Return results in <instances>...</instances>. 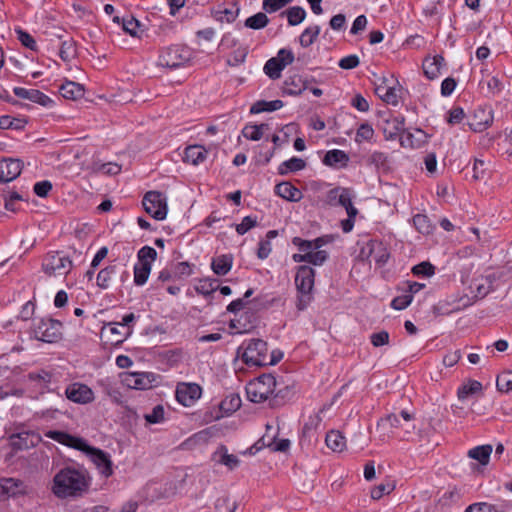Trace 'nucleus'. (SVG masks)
I'll return each mask as SVG.
<instances>
[{"mask_svg":"<svg viewBox=\"0 0 512 512\" xmlns=\"http://www.w3.org/2000/svg\"><path fill=\"white\" fill-rule=\"evenodd\" d=\"M207 156L206 149L201 145H190L185 148L183 161L192 165L202 163Z\"/></svg>","mask_w":512,"mask_h":512,"instance_id":"24","label":"nucleus"},{"mask_svg":"<svg viewBox=\"0 0 512 512\" xmlns=\"http://www.w3.org/2000/svg\"><path fill=\"white\" fill-rule=\"evenodd\" d=\"M395 489V484L393 482L381 483L371 490V498L373 500H379L385 494H390Z\"/></svg>","mask_w":512,"mask_h":512,"instance_id":"51","label":"nucleus"},{"mask_svg":"<svg viewBox=\"0 0 512 512\" xmlns=\"http://www.w3.org/2000/svg\"><path fill=\"white\" fill-rule=\"evenodd\" d=\"M306 166V163L303 159L293 157L287 161H284L280 164L278 168V173L280 175H286L289 172H296L304 169Z\"/></svg>","mask_w":512,"mask_h":512,"instance_id":"36","label":"nucleus"},{"mask_svg":"<svg viewBox=\"0 0 512 512\" xmlns=\"http://www.w3.org/2000/svg\"><path fill=\"white\" fill-rule=\"evenodd\" d=\"M66 397L80 404H87L93 401V391L85 384L74 383L67 387L65 391Z\"/></svg>","mask_w":512,"mask_h":512,"instance_id":"14","label":"nucleus"},{"mask_svg":"<svg viewBox=\"0 0 512 512\" xmlns=\"http://www.w3.org/2000/svg\"><path fill=\"white\" fill-rule=\"evenodd\" d=\"M257 226L256 218H252L251 216H246L242 219L240 224L235 226L236 231L239 235H244L251 228Z\"/></svg>","mask_w":512,"mask_h":512,"instance_id":"60","label":"nucleus"},{"mask_svg":"<svg viewBox=\"0 0 512 512\" xmlns=\"http://www.w3.org/2000/svg\"><path fill=\"white\" fill-rule=\"evenodd\" d=\"M190 59V52L186 47L173 46L166 49L158 59V65L175 69Z\"/></svg>","mask_w":512,"mask_h":512,"instance_id":"10","label":"nucleus"},{"mask_svg":"<svg viewBox=\"0 0 512 512\" xmlns=\"http://www.w3.org/2000/svg\"><path fill=\"white\" fill-rule=\"evenodd\" d=\"M237 503L229 497H220L215 503V512H235Z\"/></svg>","mask_w":512,"mask_h":512,"instance_id":"52","label":"nucleus"},{"mask_svg":"<svg viewBox=\"0 0 512 512\" xmlns=\"http://www.w3.org/2000/svg\"><path fill=\"white\" fill-rule=\"evenodd\" d=\"M492 453V446L481 445L474 447L468 451V457L477 460L481 465H487Z\"/></svg>","mask_w":512,"mask_h":512,"instance_id":"30","label":"nucleus"},{"mask_svg":"<svg viewBox=\"0 0 512 512\" xmlns=\"http://www.w3.org/2000/svg\"><path fill=\"white\" fill-rule=\"evenodd\" d=\"M319 33H320V27L317 25L313 26V27L306 28L302 32V34L299 38L300 45L305 48L309 47L310 45H312L314 43V41L318 37Z\"/></svg>","mask_w":512,"mask_h":512,"instance_id":"45","label":"nucleus"},{"mask_svg":"<svg viewBox=\"0 0 512 512\" xmlns=\"http://www.w3.org/2000/svg\"><path fill=\"white\" fill-rule=\"evenodd\" d=\"M39 440V436L27 431L15 433L10 436V444L15 450H24L35 447Z\"/></svg>","mask_w":512,"mask_h":512,"instance_id":"16","label":"nucleus"},{"mask_svg":"<svg viewBox=\"0 0 512 512\" xmlns=\"http://www.w3.org/2000/svg\"><path fill=\"white\" fill-rule=\"evenodd\" d=\"M284 15L287 17L289 25L296 26L305 19L306 11L300 6H293L280 14V16Z\"/></svg>","mask_w":512,"mask_h":512,"instance_id":"35","label":"nucleus"},{"mask_svg":"<svg viewBox=\"0 0 512 512\" xmlns=\"http://www.w3.org/2000/svg\"><path fill=\"white\" fill-rule=\"evenodd\" d=\"M140 26V22L132 16L122 19L123 30L133 37H140V34L138 33V28Z\"/></svg>","mask_w":512,"mask_h":512,"instance_id":"53","label":"nucleus"},{"mask_svg":"<svg viewBox=\"0 0 512 512\" xmlns=\"http://www.w3.org/2000/svg\"><path fill=\"white\" fill-rule=\"evenodd\" d=\"M445 65V60L441 55L427 57L424 59L422 67L424 74L428 79H435L439 76L441 68Z\"/></svg>","mask_w":512,"mask_h":512,"instance_id":"20","label":"nucleus"},{"mask_svg":"<svg viewBox=\"0 0 512 512\" xmlns=\"http://www.w3.org/2000/svg\"><path fill=\"white\" fill-rule=\"evenodd\" d=\"M354 142L357 144V151H354V157L365 158L366 152H370L371 147L377 143V136L373 127L365 122L356 130Z\"/></svg>","mask_w":512,"mask_h":512,"instance_id":"7","label":"nucleus"},{"mask_svg":"<svg viewBox=\"0 0 512 512\" xmlns=\"http://www.w3.org/2000/svg\"><path fill=\"white\" fill-rule=\"evenodd\" d=\"M76 55L75 43L73 40L63 41L60 47L59 56L63 61H70Z\"/></svg>","mask_w":512,"mask_h":512,"instance_id":"50","label":"nucleus"},{"mask_svg":"<svg viewBox=\"0 0 512 512\" xmlns=\"http://www.w3.org/2000/svg\"><path fill=\"white\" fill-rule=\"evenodd\" d=\"M496 387L498 391L508 393L512 390V372L504 371L497 376Z\"/></svg>","mask_w":512,"mask_h":512,"instance_id":"47","label":"nucleus"},{"mask_svg":"<svg viewBox=\"0 0 512 512\" xmlns=\"http://www.w3.org/2000/svg\"><path fill=\"white\" fill-rule=\"evenodd\" d=\"M283 105H284V103L281 100H273V101L259 100L251 106L250 113L258 114L261 112H272V111L282 108Z\"/></svg>","mask_w":512,"mask_h":512,"instance_id":"32","label":"nucleus"},{"mask_svg":"<svg viewBox=\"0 0 512 512\" xmlns=\"http://www.w3.org/2000/svg\"><path fill=\"white\" fill-rule=\"evenodd\" d=\"M240 406V397L238 395H231L230 397H227L220 402L219 409L220 411H223L225 414H229L239 409Z\"/></svg>","mask_w":512,"mask_h":512,"instance_id":"46","label":"nucleus"},{"mask_svg":"<svg viewBox=\"0 0 512 512\" xmlns=\"http://www.w3.org/2000/svg\"><path fill=\"white\" fill-rule=\"evenodd\" d=\"M60 93L66 99L76 100L84 95V87L74 81H66L61 85Z\"/></svg>","mask_w":512,"mask_h":512,"instance_id":"28","label":"nucleus"},{"mask_svg":"<svg viewBox=\"0 0 512 512\" xmlns=\"http://www.w3.org/2000/svg\"><path fill=\"white\" fill-rule=\"evenodd\" d=\"M145 420L150 424L160 423L164 419V408L162 405H156L152 412L144 416Z\"/></svg>","mask_w":512,"mask_h":512,"instance_id":"59","label":"nucleus"},{"mask_svg":"<svg viewBox=\"0 0 512 512\" xmlns=\"http://www.w3.org/2000/svg\"><path fill=\"white\" fill-rule=\"evenodd\" d=\"M465 512H498L496 507L485 502L474 503L468 506Z\"/></svg>","mask_w":512,"mask_h":512,"instance_id":"64","label":"nucleus"},{"mask_svg":"<svg viewBox=\"0 0 512 512\" xmlns=\"http://www.w3.org/2000/svg\"><path fill=\"white\" fill-rule=\"evenodd\" d=\"M45 436L60 444L85 452L102 475L105 477L112 475L110 456L101 449L89 446L83 438L58 430H49L45 432Z\"/></svg>","mask_w":512,"mask_h":512,"instance_id":"2","label":"nucleus"},{"mask_svg":"<svg viewBox=\"0 0 512 512\" xmlns=\"http://www.w3.org/2000/svg\"><path fill=\"white\" fill-rule=\"evenodd\" d=\"M359 162L364 161L368 166H374L377 170H389L388 156L379 151L366 152L365 158H357Z\"/></svg>","mask_w":512,"mask_h":512,"instance_id":"22","label":"nucleus"},{"mask_svg":"<svg viewBox=\"0 0 512 512\" xmlns=\"http://www.w3.org/2000/svg\"><path fill=\"white\" fill-rule=\"evenodd\" d=\"M275 193L285 200L297 202L302 198L301 191L290 182H282L275 186Z\"/></svg>","mask_w":512,"mask_h":512,"instance_id":"25","label":"nucleus"},{"mask_svg":"<svg viewBox=\"0 0 512 512\" xmlns=\"http://www.w3.org/2000/svg\"><path fill=\"white\" fill-rule=\"evenodd\" d=\"M157 377L151 372H135L128 374L124 382L129 388L137 390H146L154 386Z\"/></svg>","mask_w":512,"mask_h":512,"instance_id":"13","label":"nucleus"},{"mask_svg":"<svg viewBox=\"0 0 512 512\" xmlns=\"http://www.w3.org/2000/svg\"><path fill=\"white\" fill-rule=\"evenodd\" d=\"M326 445L334 452H342L346 446L345 437L339 431L332 430L327 433Z\"/></svg>","mask_w":512,"mask_h":512,"instance_id":"31","label":"nucleus"},{"mask_svg":"<svg viewBox=\"0 0 512 512\" xmlns=\"http://www.w3.org/2000/svg\"><path fill=\"white\" fill-rule=\"evenodd\" d=\"M387 124L392 125V128L394 129L393 133H389V138L399 135L402 146H406V142L408 145L412 146V135L405 130V118L403 116L394 117L393 119L388 120Z\"/></svg>","mask_w":512,"mask_h":512,"instance_id":"19","label":"nucleus"},{"mask_svg":"<svg viewBox=\"0 0 512 512\" xmlns=\"http://www.w3.org/2000/svg\"><path fill=\"white\" fill-rule=\"evenodd\" d=\"M275 387V377L272 374H263L247 384V397L254 403L264 402L273 394Z\"/></svg>","mask_w":512,"mask_h":512,"instance_id":"3","label":"nucleus"},{"mask_svg":"<svg viewBox=\"0 0 512 512\" xmlns=\"http://www.w3.org/2000/svg\"><path fill=\"white\" fill-rule=\"evenodd\" d=\"M247 54V48H240L234 51L233 54L228 58L227 64L230 66H238L245 61Z\"/></svg>","mask_w":512,"mask_h":512,"instance_id":"61","label":"nucleus"},{"mask_svg":"<svg viewBox=\"0 0 512 512\" xmlns=\"http://www.w3.org/2000/svg\"><path fill=\"white\" fill-rule=\"evenodd\" d=\"M482 388L481 382L470 379L458 388V399L465 400L468 396L481 392Z\"/></svg>","mask_w":512,"mask_h":512,"instance_id":"34","label":"nucleus"},{"mask_svg":"<svg viewBox=\"0 0 512 512\" xmlns=\"http://www.w3.org/2000/svg\"><path fill=\"white\" fill-rule=\"evenodd\" d=\"M372 256L374 257L375 262L379 266H382L386 264L390 254L388 252L387 247L382 242L377 241L376 243H374V252Z\"/></svg>","mask_w":512,"mask_h":512,"instance_id":"48","label":"nucleus"},{"mask_svg":"<svg viewBox=\"0 0 512 512\" xmlns=\"http://www.w3.org/2000/svg\"><path fill=\"white\" fill-rule=\"evenodd\" d=\"M285 67V63L272 57L265 63L263 70L270 79L276 80L281 77V72Z\"/></svg>","mask_w":512,"mask_h":512,"instance_id":"33","label":"nucleus"},{"mask_svg":"<svg viewBox=\"0 0 512 512\" xmlns=\"http://www.w3.org/2000/svg\"><path fill=\"white\" fill-rule=\"evenodd\" d=\"M217 456L219 457L217 459V462L222 465H225L230 470L236 468L240 463L239 459L235 455L228 454L227 448L224 445H220L215 451L214 457Z\"/></svg>","mask_w":512,"mask_h":512,"instance_id":"29","label":"nucleus"},{"mask_svg":"<svg viewBox=\"0 0 512 512\" xmlns=\"http://www.w3.org/2000/svg\"><path fill=\"white\" fill-rule=\"evenodd\" d=\"M350 157L347 153L342 150L333 149L326 152L322 162L324 165L332 167L334 169H341L348 166Z\"/></svg>","mask_w":512,"mask_h":512,"instance_id":"18","label":"nucleus"},{"mask_svg":"<svg viewBox=\"0 0 512 512\" xmlns=\"http://www.w3.org/2000/svg\"><path fill=\"white\" fill-rule=\"evenodd\" d=\"M268 128V124H260V125H246L242 134L246 139L258 141L263 136V130Z\"/></svg>","mask_w":512,"mask_h":512,"instance_id":"43","label":"nucleus"},{"mask_svg":"<svg viewBox=\"0 0 512 512\" xmlns=\"http://www.w3.org/2000/svg\"><path fill=\"white\" fill-rule=\"evenodd\" d=\"M240 8L236 3H233L229 8L219 6L212 11L214 18L221 23H232L238 17Z\"/></svg>","mask_w":512,"mask_h":512,"instance_id":"26","label":"nucleus"},{"mask_svg":"<svg viewBox=\"0 0 512 512\" xmlns=\"http://www.w3.org/2000/svg\"><path fill=\"white\" fill-rule=\"evenodd\" d=\"M376 242L377 241H374L372 239L358 240L356 243V246L359 249L357 257L362 261L368 260L373 255L374 243Z\"/></svg>","mask_w":512,"mask_h":512,"instance_id":"41","label":"nucleus"},{"mask_svg":"<svg viewBox=\"0 0 512 512\" xmlns=\"http://www.w3.org/2000/svg\"><path fill=\"white\" fill-rule=\"evenodd\" d=\"M492 123L491 111L478 109L474 112L472 120L469 122L470 128L475 132H481Z\"/></svg>","mask_w":512,"mask_h":512,"instance_id":"23","label":"nucleus"},{"mask_svg":"<svg viewBox=\"0 0 512 512\" xmlns=\"http://www.w3.org/2000/svg\"><path fill=\"white\" fill-rule=\"evenodd\" d=\"M144 210L156 220H164L167 216V202L166 198L161 192L149 191L147 192L142 201Z\"/></svg>","mask_w":512,"mask_h":512,"instance_id":"8","label":"nucleus"},{"mask_svg":"<svg viewBox=\"0 0 512 512\" xmlns=\"http://www.w3.org/2000/svg\"><path fill=\"white\" fill-rule=\"evenodd\" d=\"M15 32L18 36V40L21 42L23 46L32 51L37 50L36 41L28 32L22 30L21 28H16Z\"/></svg>","mask_w":512,"mask_h":512,"instance_id":"54","label":"nucleus"},{"mask_svg":"<svg viewBox=\"0 0 512 512\" xmlns=\"http://www.w3.org/2000/svg\"><path fill=\"white\" fill-rule=\"evenodd\" d=\"M269 23V18L267 17L266 13L264 12H258L254 14L253 16L248 17L245 20V27L253 29V30H260L265 28Z\"/></svg>","mask_w":512,"mask_h":512,"instance_id":"38","label":"nucleus"},{"mask_svg":"<svg viewBox=\"0 0 512 512\" xmlns=\"http://www.w3.org/2000/svg\"><path fill=\"white\" fill-rule=\"evenodd\" d=\"M14 94L21 98V99H27L31 102L37 103L41 106H48L52 103V100L50 97L42 93L41 91L37 89H26L23 87H15L13 89Z\"/></svg>","mask_w":512,"mask_h":512,"instance_id":"17","label":"nucleus"},{"mask_svg":"<svg viewBox=\"0 0 512 512\" xmlns=\"http://www.w3.org/2000/svg\"><path fill=\"white\" fill-rule=\"evenodd\" d=\"M91 477L86 470L66 466L53 477L51 492L59 499H76L90 488Z\"/></svg>","mask_w":512,"mask_h":512,"instance_id":"1","label":"nucleus"},{"mask_svg":"<svg viewBox=\"0 0 512 512\" xmlns=\"http://www.w3.org/2000/svg\"><path fill=\"white\" fill-rule=\"evenodd\" d=\"M201 393L202 389L196 383H180L176 388V399L184 406H191Z\"/></svg>","mask_w":512,"mask_h":512,"instance_id":"12","label":"nucleus"},{"mask_svg":"<svg viewBox=\"0 0 512 512\" xmlns=\"http://www.w3.org/2000/svg\"><path fill=\"white\" fill-rule=\"evenodd\" d=\"M151 267V263H139L134 266V283L137 286H142L147 282L151 272Z\"/></svg>","mask_w":512,"mask_h":512,"instance_id":"37","label":"nucleus"},{"mask_svg":"<svg viewBox=\"0 0 512 512\" xmlns=\"http://www.w3.org/2000/svg\"><path fill=\"white\" fill-rule=\"evenodd\" d=\"M34 193L41 197L45 198L52 190V183L48 180L37 182L33 187Z\"/></svg>","mask_w":512,"mask_h":512,"instance_id":"63","label":"nucleus"},{"mask_svg":"<svg viewBox=\"0 0 512 512\" xmlns=\"http://www.w3.org/2000/svg\"><path fill=\"white\" fill-rule=\"evenodd\" d=\"M23 167V161L20 159L4 158L0 161V183H8L18 178Z\"/></svg>","mask_w":512,"mask_h":512,"instance_id":"11","label":"nucleus"},{"mask_svg":"<svg viewBox=\"0 0 512 512\" xmlns=\"http://www.w3.org/2000/svg\"><path fill=\"white\" fill-rule=\"evenodd\" d=\"M219 288L217 279H205L200 281V284L196 287V291L202 295L209 296Z\"/></svg>","mask_w":512,"mask_h":512,"instance_id":"49","label":"nucleus"},{"mask_svg":"<svg viewBox=\"0 0 512 512\" xmlns=\"http://www.w3.org/2000/svg\"><path fill=\"white\" fill-rule=\"evenodd\" d=\"M412 302V295L405 294L395 297L391 302V307L395 310H403Z\"/></svg>","mask_w":512,"mask_h":512,"instance_id":"62","label":"nucleus"},{"mask_svg":"<svg viewBox=\"0 0 512 512\" xmlns=\"http://www.w3.org/2000/svg\"><path fill=\"white\" fill-rule=\"evenodd\" d=\"M378 427L381 428L387 435L393 434L394 428L402 427L399 416L396 414H389L381 418L378 422Z\"/></svg>","mask_w":512,"mask_h":512,"instance_id":"39","label":"nucleus"},{"mask_svg":"<svg viewBox=\"0 0 512 512\" xmlns=\"http://www.w3.org/2000/svg\"><path fill=\"white\" fill-rule=\"evenodd\" d=\"M398 91H400V88L397 89L395 86H388L387 89H385V94H381V99L387 104L397 106L399 103Z\"/></svg>","mask_w":512,"mask_h":512,"instance_id":"57","label":"nucleus"},{"mask_svg":"<svg viewBox=\"0 0 512 512\" xmlns=\"http://www.w3.org/2000/svg\"><path fill=\"white\" fill-rule=\"evenodd\" d=\"M268 346L262 339H251L241 354L244 363L250 367L263 366L267 360Z\"/></svg>","mask_w":512,"mask_h":512,"instance_id":"6","label":"nucleus"},{"mask_svg":"<svg viewBox=\"0 0 512 512\" xmlns=\"http://www.w3.org/2000/svg\"><path fill=\"white\" fill-rule=\"evenodd\" d=\"M34 337L45 343H55L62 338V323L48 318L39 319L33 328Z\"/></svg>","mask_w":512,"mask_h":512,"instance_id":"5","label":"nucleus"},{"mask_svg":"<svg viewBox=\"0 0 512 512\" xmlns=\"http://www.w3.org/2000/svg\"><path fill=\"white\" fill-rule=\"evenodd\" d=\"M315 271L310 266L302 265L295 276V285L298 292H311L314 287Z\"/></svg>","mask_w":512,"mask_h":512,"instance_id":"15","label":"nucleus"},{"mask_svg":"<svg viewBox=\"0 0 512 512\" xmlns=\"http://www.w3.org/2000/svg\"><path fill=\"white\" fill-rule=\"evenodd\" d=\"M72 265L69 257L61 255L60 252H53L47 254L42 268L48 276L66 275L71 270Z\"/></svg>","mask_w":512,"mask_h":512,"instance_id":"9","label":"nucleus"},{"mask_svg":"<svg viewBox=\"0 0 512 512\" xmlns=\"http://www.w3.org/2000/svg\"><path fill=\"white\" fill-rule=\"evenodd\" d=\"M413 224L417 231L423 235H428L432 232L433 226L430 219L424 214H416L413 217Z\"/></svg>","mask_w":512,"mask_h":512,"instance_id":"44","label":"nucleus"},{"mask_svg":"<svg viewBox=\"0 0 512 512\" xmlns=\"http://www.w3.org/2000/svg\"><path fill=\"white\" fill-rule=\"evenodd\" d=\"M307 85H308V80L303 79L302 76H300V75H292V76H289L284 81L283 92L285 94H288L291 96H298L304 90H306Z\"/></svg>","mask_w":512,"mask_h":512,"instance_id":"21","label":"nucleus"},{"mask_svg":"<svg viewBox=\"0 0 512 512\" xmlns=\"http://www.w3.org/2000/svg\"><path fill=\"white\" fill-rule=\"evenodd\" d=\"M233 255L223 254L212 259L211 268L216 275L224 276L232 268Z\"/></svg>","mask_w":512,"mask_h":512,"instance_id":"27","label":"nucleus"},{"mask_svg":"<svg viewBox=\"0 0 512 512\" xmlns=\"http://www.w3.org/2000/svg\"><path fill=\"white\" fill-rule=\"evenodd\" d=\"M0 485L4 497H8L19 493V487L22 486V482L13 478H3L0 480Z\"/></svg>","mask_w":512,"mask_h":512,"instance_id":"42","label":"nucleus"},{"mask_svg":"<svg viewBox=\"0 0 512 512\" xmlns=\"http://www.w3.org/2000/svg\"><path fill=\"white\" fill-rule=\"evenodd\" d=\"M326 202L330 206H342L345 208L348 218L341 221L345 233L352 230V196L348 188L336 187L328 191Z\"/></svg>","mask_w":512,"mask_h":512,"instance_id":"4","label":"nucleus"},{"mask_svg":"<svg viewBox=\"0 0 512 512\" xmlns=\"http://www.w3.org/2000/svg\"><path fill=\"white\" fill-rule=\"evenodd\" d=\"M109 332L113 336L111 339V343L113 344H120L122 343L130 334L131 330L130 328L126 329V332H123L122 330L118 329L117 325H109Z\"/></svg>","mask_w":512,"mask_h":512,"instance_id":"58","label":"nucleus"},{"mask_svg":"<svg viewBox=\"0 0 512 512\" xmlns=\"http://www.w3.org/2000/svg\"><path fill=\"white\" fill-rule=\"evenodd\" d=\"M157 257V252L150 246L142 247L138 252V260L140 264L152 263Z\"/></svg>","mask_w":512,"mask_h":512,"instance_id":"55","label":"nucleus"},{"mask_svg":"<svg viewBox=\"0 0 512 512\" xmlns=\"http://www.w3.org/2000/svg\"><path fill=\"white\" fill-rule=\"evenodd\" d=\"M116 265H109L99 271L97 275V285L102 289H107L110 285L112 276L116 273Z\"/></svg>","mask_w":512,"mask_h":512,"instance_id":"40","label":"nucleus"},{"mask_svg":"<svg viewBox=\"0 0 512 512\" xmlns=\"http://www.w3.org/2000/svg\"><path fill=\"white\" fill-rule=\"evenodd\" d=\"M412 272L416 276H432L435 273V267L430 262H421L412 268Z\"/></svg>","mask_w":512,"mask_h":512,"instance_id":"56","label":"nucleus"}]
</instances>
